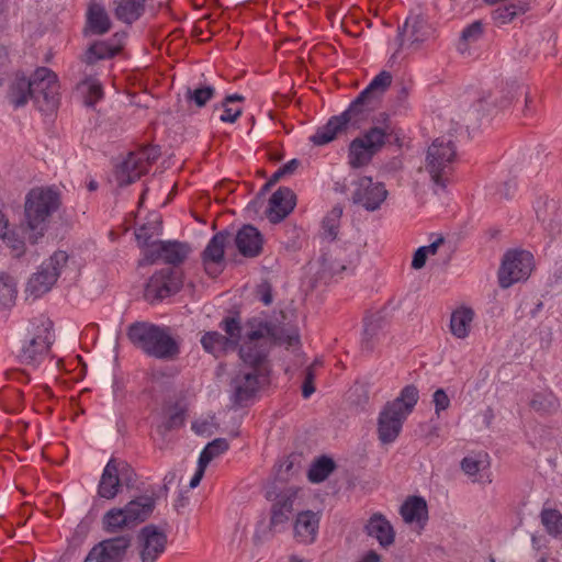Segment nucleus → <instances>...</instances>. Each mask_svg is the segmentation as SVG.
I'll return each instance as SVG.
<instances>
[{
    "mask_svg": "<svg viewBox=\"0 0 562 562\" xmlns=\"http://www.w3.org/2000/svg\"><path fill=\"white\" fill-rule=\"evenodd\" d=\"M391 83L392 75L381 71L341 114L331 116L308 140H401L404 134L391 116L375 111Z\"/></svg>",
    "mask_w": 562,
    "mask_h": 562,
    "instance_id": "1",
    "label": "nucleus"
},
{
    "mask_svg": "<svg viewBox=\"0 0 562 562\" xmlns=\"http://www.w3.org/2000/svg\"><path fill=\"white\" fill-rule=\"evenodd\" d=\"M247 340L240 346L239 357L245 368L232 379V400L243 405L255 396L261 379L267 378L269 366L267 357L271 345L286 348L296 347L300 335L294 327L274 326L267 322H252L246 329Z\"/></svg>",
    "mask_w": 562,
    "mask_h": 562,
    "instance_id": "2",
    "label": "nucleus"
},
{
    "mask_svg": "<svg viewBox=\"0 0 562 562\" xmlns=\"http://www.w3.org/2000/svg\"><path fill=\"white\" fill-rule=\"evenodd\" d=\"M127 337L135 347L156 359L170 360L180 352L179 342L165 326L137 322L128 326Z\"/></svg>",
    "mask_w": 562,
    "mask_h": 562,
    "instance_id": "3",
    "label": "nucleus"
},
{
    "mask_svg": "<svg viewBox=\"0 0 562 562\" xmlns=\"http://www.w3.org/2000/svg\"><path fill=\"white\" fill-rule=\"evenodd\" d=\"M60 206L59 193L50 187L33 188L25 196L24 221L30 231V240L43 237L50 217Z\"/></svg>",
    "mask_w": 562,
    "mask_h": 562,
    "instance_id": "4",
    "label": "nucleus"
},
{
    "mask_svg": "<svg viewBox=\"0 0 562 562\" xmlns=\"http://www.w3.org/2000/svg\"><path fill=\"white\" fill-rule=\"evenodd\" d=\"M418 398L416 386L406 385L396 398L383 406L378 418V438L382 443L389 445L397 439Z\"/></svg>",
    "mask_w": 562,
    "mask_h": 562,
    "instance_id": "5",
    "label": "nucleus"
},
{
    "mask_svg": "<svg viewBox=\"0 0 562 562\" xmlns=\"http://www.w3.org/2000/svg\"><path fill=\"white\" fill-rule=\"evenodd\" d=\"M252 322H263L260 318L254 317L248 319L244 325L239 323L235 317H227L223 319L221 326L225 331L226 336L217 331L205 333L201 338V344L205 351L213 353L218 357L221 353L228 350H235L237 346H241L246 342V329Z\"/></svg>",
    "mask_w": 562,
    "mask_h": 562,
    "instance_id": "6",
    "label": "nucleus"
},
{
    "mask_svg": "<svg viewBox=\"0 0 562 562\" xmlns=\"http://www.w3.org/2000/svg\"><path fill=\"white\" fill-rule=\"evenodd\" d=\"M457 157L453 143H430L426 151L425 170L430 177L434 191L445 190L448 175Z\"/></svg>",
    "mask_w": 562,
    "mask_h": 562,
    "instance_id": "7",
    "label": "nucleus"
},
{
    "mask_svg": "<svg viewBox=\"0 0 562 562\" xmlns=\"http://www.w3.org/2000/svg\"><path fill=\"white\" fill-rule=\"evenodd\" d=\"M53 339L52 323L48 319L42 322L23 340L19 352L20 362L37 368L48 357Z\"/></svg>",
    "mask_w": 562,
    "mask_h": 562,
    "instance_id": "8",
    "label": "nucleus"
},
{
    "mask_svg": "<svg viewBox=\"0 0 562 562\" xmlns=\"http://www.w3.org/2000/svg\"><path fill=\"white\" fill-rule=\"evenodd\" d=\"M533 256L527 250H508L502 260L498 269V283L503 289L513 284L526 281L533 270Z\"/></svg>",
    "mask_w": 562,
    "mask_h": 562,
    "instance_id": "9",
    "label": "nucleus"
},
{
    "mask_svg": "<svg viewBox=\"0 0 562 562\" xmlns=\"http://www.w3.org/2000/svg\"><path fill=\"white\" fill-rule=\"evenodd\" d=\"M32 99L43 113H52L59 105V82L57 75L49 68L40 67L33 74Z\"/></svg>",
    "mask_w": 562,
    "mask_h": 562,
    "instance_id": "10",
    "label": "nucleus"
},
{
    "mask_svg": "<svg viewBox=\"0 0 562 562\" xmlns=\"http://www.w3.org/2000/svg\"><path fill=\"white\" fill-rule=\"evenodd\" d=\"M67 261L68 255L66 251H55L47 260L42 262L37 272L30 278L26 293L35 299L47 293L56 283Z\"/></svg>",
    "mask_w": 562,
    "mask_h": 562,
    "instance_id": "11",
    "label": "nucleus"
},
{
    "mask_svg": "<svg viewBox=\"0 0 562 562\" xmlns=\"http://www.w3.org/2000/svg\"><path fill=\"white\" fill-rule=\"evenodd\" d=\"M134 481L135 473L127 463L110 459L102 471L98 495L104 499H113L119 494L122 483L132 485Z\"/></svg>",
    "mask_w": 562,
    "mask_h": 562,
    "instance_id": "12",
    "label": "nucleus"
},
{
    "mask_svg": "<svg viewBox=\"0 0 562 562\" xmlns=\"http://www.w3.org/2000/svg\"><path fill=\"white\" fill-rule=\"evenodd\" d=\"M351 201L367 211L373 212L381 207L387 198V190L382 182L371 177H359L351 182Z\"/></svg>",
    "mask_w": 562,
    "mask_h": 562,
    "instance_id": "13",
    "label": "nucleus"
},
{
    "mask_svg": "<svg viewBox=\"0 0 562 562\" xmlns=\"http://www.w3.org/2000/svg\"><path fill=\"white\" fill-rule=\"evenodd\" d=\"M130 546V536L103 540L89 551L83 562H121Z\"/></svg>",
    "mask_w": 562,
    "mask_h": 562,
    "instance_id": "14",
    "label": "nucleus"
},
{
    "mask_svg": "<svg viewBox=\"0 0 562 562\" xmlns=\"http://www.w3.org/2000/svg\"><path fill=\"white\" fill-rule=\"evenodd\" d=\"M190 247L179 241H154L145 251V260L149 263L162 259L170 265H179L188 257Z\"/></svg>",
    "mask_w": 562,
    "mask_h": 562,
    "instance_id": "15",
    "label": "nucleus"
},
{
    "mask_svg": "<svg viewBox=\"0 0 562 562\" xmlns=\"http://www.w3.org/2000/svg\"><path fill=\"white\" fill-rule=\"evenodd\" d=\"M167 536L156 526L149 525L139 533V555L142 562H155L165 551Z\"/></svg>",
    "mask_w": 562,
    "mask_h": 562,
    "instance_id": "16",
    "label": "nucleus"
},
{
    "mask_svg": "<svg viewBox=\"0 0 562 562\" xmlns=\"http://www.w3.org/2000/svg\"><path fill=\"white\" fill-rule=\"evenodd\" d=\"M33 76L27 78L24 72L16 71L8 78L5 99L15 109L24 106L32 98Z\"/></svg>",
    "mask_w": 562,
    "mask_h": 562,
    "instance_id": "17",
    "label": "nucleus"
},
{
    "mask_svg": "<svg viewBox=\"0 0 562 562\" xmlns=\"http://www.w3.org/2000/svg\"><path fill=\"white\" fill-rule=\"evenodd\" d=\"M403 521L420 532L428 521V506L422 496L407 497L400 508Z\"/></svg>",
    "mask_w": 562,
    "mask_h": 562,
    "instance_id": "18",
    "label": "nucleus"
},
{
    "mask_svg": "<svg viewBox=\"0 0 562 562\" xmlns=\"http://www.w3.org/2000/svg\"><path fill=\"white\" fill-rule=\"evenodd\" d=\"M228 234L217 233L207 243L203 251V263L207 274L216 277L223 269L224 251Z\"/></svg>",
    "mask_w": 562,
    "mask_h": 562,
    "instance_id": "19",
    "label": "nucleus"
},
{
    "mask_svg": "<svg viewBox=\"0 0 562 562\" xmlns=\"http://www.w3.org/2000/svg\"><path fill=\"white\" fill-rule=\"evenodd\" d=\"M181 285V279L173 270L162 269L149 279L147 293L157 299H165L177 293Z\"/></svg>",
    "mask_w": 562,
    "mask_h": 562,
    "instance_id": "20",
    "label": "nucleus"
},
{
    "mask_svg": "<svg viewBox=\"0 0 562 562\" xmlns=\"http://www.w3.org/2000/svg\"><path fill=\"white\" fill-rule=\"evenodd\" d=\"M296 196L290 188H279L269 200L267 217L271 223L284 220L294 209Z\"/></svg>",
    "mask_w": 562,
    "mask_h": 562,
    "instance_id": "21",
    "label": "nucleus"
},
{
    "mask_svg": "<svg viewBox=\"0 0 562 562\" xmlns=\"http://www.w3.org/2000/svg\"><path fill=\"white\" fill-rule=\"evenodd\" d=\"M319 514L312 510L299 513L294 522V536L299 542L311 544L318 533Z\"/></svg>",
    "mask_w": 562,
    "mask_h": 562,
    "instance_id": "22",
    "label": "nucleus"
},
{
    "mask_svg": "<svg viewBox=\"0 0 562 562\" xmlns=\"http://www.w3.org/2000/svg\"><path fill=\"white\" fill-rule=\"evenodd\" d=\"M144 160L138 159L135 151H131L116 166L114 177L119 186H127L136 181L143 173Z\"/></svg>",
    "mask_w": 562,
    "mask_h": 562,
    "instance_id": "23",
    "label": "nucleus"
},
{
    "mask_svg": "<svg viewBox=\"0 0 562 562\" xmlns=\"http://www.w3.org/2000/svg\"><path fill=\"white\" fill-rule=\"evenodd\" d=\"M235 243L243 256L256 257L261 252L263 239L256 227L245 225L238 231Z\"/></svg>",
    "mask_w": 562,
    "mask_h": 562,
    "instance_id": "24",
    "label": "nucleus"
},
{
    "mask_svg": "<svg viewBox=\"0 0 562 562\" xmlns=\"http://www.w3.org/2000/svg\"><path fill=\"white\" fill-rule=\"evenodd\" d=\"M123 35L115 34L110 42L99 41L93 43L85 55V61L89 65L100 59H106L115 56L123 48Z\"/></svg>",
    "mask_w": 562,
    "mask_h": 562,
    "instance_id": "25",
    "label": "nucleus"
},
{
    "mask_svg": "<svg viewBox=\"0 0 562 562\" xmlns=\"http://www.w3.org/2000/svg\"><path fill=\"white\" fill-rule=\"evenodd\" d=\"M184 409L178 404L165 407L155 416L158 432L165 435L172 429L180 428L184 424Z\"/></svg>",
    "mask_w": 562,
    "mask_h": 562,
    "instance_id": "26",
    "label": "nucleus"
},
{
    "mask_svg": "<svg viewBox=\"0 0 562 562\" xmlns=\"http://www.w3.org/2000/svg\"><path fill=\"white\" fill-rule=\"evenodd\" d=\"M368 535L375 538L382 547L394 542L395 533L390 521L381 514H374L367 524Z\"/></svg>",
    "mask_w": 562,
    "mask_h": 562,
    "instance_id": "27",
    "label": "nucleus"
},
{
    "mask_svg": "<svg viewBox=\"0 0 562 562\" xmlns=\"http://www.w3.org/2000/svg\"><path fill=\"white\" fill-rule=\"evenodd\" d=\"M245 97L238 93L229 94L220 104L214 106V114L221 122L234 123L243 113L241 102Z\"/></svg>",
    "mask_w": 562,
    "mask_h": 562,
    "instance_id": "28",
    "label": "nucleus"
},
{
    "mask_svg": "<svg viewBox=\"0 0 562 562\" xmlns=\"http://www.w3.org/2000/svg\"><path fill=\"white\" fill-rule=\"evenodd\" d=\"M383 143H350L348 164L351 168H361L368 165L373 155Z\"/></svg>",
    "mask_w": 562,
    "mask_h": 562,
    "instance_id": "29",
    "label": "nucleus"
},
{
    "mask_svg": "<svg viewBox=\"0 0 562 562\" xmlns=\"http://www.w3.org/2000/svg\"><path fill=\"white\" fill-rule=\"evenodd\" d=\"M431 33V27L420 15L407 18L402 27V35L413 44L426 41Z\"/></svg>",
    "mask_w": 562,
    "mask_h": 562,
    "instance_id": "30",
    "label": "nucleus"
},
{
    "mask_svg": "<svg viewBox=\"0 0 562 562\" xmlns=\"http://www.w3.org/2000/svg\"><path fill=\"white\" fill-rule=\"evenodd\" d=\"M155 502L149 496H139L128 502L124 508L132 526L143 522L153 513Z\"/></svg>",
    "mask_w": 562,
    "mask_h": 562,
    "instance_id": "31",
    "label": "nucleus"
},
{
    "mask_svg": "<svg viewBox=\"0 0 562 562\" xmlns=\"http://www.w3.org/2000/svg\"><path fill=\"white\" fill-rule=\"evenodd\" d=\"M474 312L470 307L461 306L454 310L450 317V331L459 339H464L469 336Z\"/></svg>",
    "mask_w": 562,
    "mask_h": 562,
    "instance_id": "32",
    "label": "nucleus"
},
{
    "mask_svg": "<svg viewBox=\"0 0 562 562\" xmlns=\"http://www.w3.org/2000/svg\"><path fill=\"white\" fill-rule=\"evenodd\" d=\"M296 490L290 488L284 495H280L272 507L271 525L277 527L286 522L293 512V503Z\"/></svg>",
    "mask_w": 562,
    "mask_h": 562,
    "instance_id": "33",
    "label": "nucleus"
},
{
    "mask_svg": "<svg viewBox=\"0 0 562 562\" xmlns=\"http://www.w3.org/2000/svg\"><path fill=\"white\" fill-rule=\"evenodd\" d=\"M87 23L91 33L98 35H102L111 29V21L104 7L97 2H91L89 5Z\"/></svg>",
    "mask_w": 562,
    "mask_h": 562,
    "instance_id": "34",
    "label": "nucleus"
},
{
    "mask_svg": "<svg viewBox=\"0 0 562 562\" xmlns=\"http://www.w3.org/2000/svg\"><path fill=\"white\" fill-rule=\"evenodd\" d=\"M77 91L87 106H93L103 98V88L100 80L91 75L86 76L77 83Z\"/></svg>",
    "mask_w": 562,
    "mask_h": 562,
    "instance_id": "35",
    "label": "nucleus"
},
{
    "mask_svg": "<svg viewBox=\"0 0 562 562\" xmlns=\"http://www.w3.org/2000/svg\"><path fill=\"white\" fill-rule=\"evenodd\" d=\"M479 111L477 106H473L465 112L462 122L458 123L459 126L456 128V137L476 138L482 136L481 126L477 124Z\"/></svg>",
    "mask_w": 562,
    "mask_h": 562,
    "instance_id": "36",
    "label": "nucleus"
},
{
    "mask_svg": "<svg viewBox=\"0 0 562 562\" xmlns=\"http://www.w3.org/2000/svg\"><path fill=\"white\" fill-rule=\"evenodd\" d=\"M146 0H119L115 8V16L124 23L131 24L144 12Z\"/></svg>",
    "mask_w": 562,
    "mask_h": 562,
    "instance_id": "37",
    "label": "nucleus"
},
{
    "mask_svg": "<svg viewBox=\"0 0 562 562\" xmlns=\"http://www.w3.org/2000/svg\"><path fill=\"white\" fill-rule=\"evenodd\" d=\"M528 10V3L524 0H518L509 4H505L495 9L492 13V18L496 24L505 25L510 23L517 16L526 13Z\"/></svg>",
    "mask_w": 562,
    "mask_h": 562,
    "instance_id": "38",
    "label": "nucleus"
},
{
    "mask_svg": "<svg viewBox=\"0 0 562 562\" xmlns=\"http://www.w3.org/2000/svg\"><path fill=\"white\" fill-rule=\"evenodd\" d=\"M540 521L546 532L554 538H562V513L559 509L543 507L540 512Z\"/></svg>",
    "mask_w": 562,
    "mask_h": 562,
    "instance_id": "39",
    "label": "nucleus"
},
{
    "mask_svg": "<svg viewBox=\"0 0 562 562\" xmlns=\"http://www.w3.org/2000/svg\"><path fill=\"white\" fill-rule=\"evenodd\" d=\"M490 467V458L485 452H479L475 454L468 456L461 461L462 471L473 481H476V475Z\"/></svg>",
    "mask_w": 562,
    "mask_h": 562,
    "instance_id": "40",
    "label": "nucleus"
},
{
    "mask_svg": "<svg viewBox=\"0 0 562 562\" xmlns=\"http://www.w3.org/2000/svg\"><path fill=\"white\" fill-rule=\"evenodd\" d=\"M102 524L108 532H117L125 527L132 526L124 507L108 510L103 516Z\"/></svg>",
    "mask_w": 562,
    "mask_h": 562,
    "instance_id": "41",
    "label": "nucleus"
},
{
    "mask_svg": "<svg viewBox=\"0 0 562 562\" xmlns=\"http://www.w3.org/2000/svg\"><path fill=\"white\" fill-rule=\"evenodd\" d=\"M334 469L335 463L330 458L321 457L312 463L307 477L312 483H321L329 476Z\"/></svg>",
    "mask_w": 562,
    "mask_h": 562,
    "instance_id": "42",
    "label": "nucleus"
},
{
    "mask_svg": "<svg viewBox=\"0 0 562 562\" xmlns=\"http://www.w3.org/2000/svg\"><path fill=\"white\" fill-rule=\"evenodd\" d=\"M342 216V207L335 205L323 220V235L330 240H334L339 232L340 220Z\"/></svg>",
    "mask_w": 562,
    "mask_h": 562,
    "instance_id": "43",
    "label": "nucleus"
},
{
    "mask_svg": "<svg viewBox=\"0 0 562 562\" xmlns=\"http://www.w3.org/2000/svg\"><path fill=\"white\" fill-rule=\"evenodd\" d=\"M229 445L226 439L217 438L207 443L204 449L201 451L198 462L204 467H207L209 463L216 457L221 456L225 451H227Z\"/></svg>",
    "mask_w": 562,
    "mask_h": 562,
    "instance_id": "44",
    "label": "nucleus"
},
{
    "mask_svg": "<svg viewBox=\"0 0 562 562\" xmlns=\"http://www.w3.org/2000/svg\"><path fill=\"white\" fill-rule=\"evenodd\" d=\"M18 290L15 280L4 273L0 272V304L2 306H10L16 299Z\"/></svg>",
    "mask_w": 562,
    "mask_h": 562,
    "instance_id": "45",
    "label": "nucleus"
},
{
    "mask_svg": "<svg viewBox=\"0 0 562 562\" xmlns=\"http://www.w3.org/2000/svg\"><path fill=\"white\" fill-rule=\"evenodd\" d=\"M215 95V88L210 85H201L194 89H188L186 98L198 108H203Z\"/></svg>",
    "mask_w": 562,
    "mask_h": 562,
    "instance_id": "46",
    "label": "nucleus"
},
{
    "mask_svg": "<svg viewBox=\"0 0 562 562\" xmlns=\"http://www.w3.org/2000/svg\"><path fill=\"white\" fill-rule=\"evenodd\" d=\"M138 159L144 160V170L147 171L149 165L155 161L159 155L160 149L158 145H155L153 143H148L147 145L143 146L138 150L135 151Z\"/></svg>",
    "mask_w": 562,
    "mask_h": 562,
    "instance_id": "47",
    "label": "nucleus"
},
{
    "mask_svg": "<svg viewBox=\"0 0 562 562\" xmlns=\"http://www.w3.org/2000/svg\"><path fill=\"white\" fill-rule=\"evenodd\" d=\"M5 245L11 249L14 257H20L25 251V244L14 232H9L2 235L1 238Z\"/></svg>",
    "mask_w": 562,
    "mask_h": 562,
    "instance_id": "48",
    "label": "nucleus"
},
{
    "mask_svg": "<svg viewBox=\"0 0 562 562\" xmlns=\"http://www.w3.org/2000/svg\"><path fill=\"white\" fill-rule=\"evenodd\" d=\"M300 166V160L297 159H291L290 161H288L286 164H284L283 166H281L271 177L270 181L268 182V184H272V183H276L278 182L281 178L283 177H286V176H291L295 172V170L299 168Z\"/></svg>",
    "mask_w": 562,
    "mask_h": 562,
    "instance_id": "49",
    "label": "nucleus"
},
{
    "mask_svg": "<svg viewBox=\"0 0 562 562\" xmlns=\"http://www.w3.org/2000/svg\"><path fill=\"white\" fill-rule=\"evenodd\" d=\"M482 34L483 25L480 21H475L462 31L461 40L467 43L476 42Z\"/></svg>",
    "mask_w": 562,
    "mask_h": 562,
    "instance_id": "50",
    "label": "nucleus"
},
{
    "mask_svg": "<svg viewBox=\"0 0 562 562\" xmlns=\"http://www.w3.org/2000/svg\"><path fill=\"white\" fill-rule=\"evenodd\" d=\"M432 403L435 405V413L440 416V413L448 409L450 406V398L443 389H438L432 395Z\"/></svg>",
    "mask_w": 562,
    "mask_h": 562,
    "instance_id": "51",
    "label": "nucleus"
},
{
    "mask_svg": "<svg viewBox=\"0 0 562 562\" xmlns=\"http://www.w3.org/2000/svg\"><path fill=\"white\" fill-rule=\"evenodd\" d=\"M518 90H521V87L516 85H512L506 90H503V94L496 105L499 109L508 108L512 104L513 100L518 95Z\"/></svg>",
    "mask_w": 562,
    "mask_h": 562,
    "instance_id": "52",
    "label": "nucleus"
},
{
    "mask_svg": "<svg viewBox=\"0 0 562 562\" xmlns=\"http://www.w3.org/2000/svg\"><path fill=\"white\" fill-rule=\"evenodd\" d=\"M314 366H316V363L312 364L306 370L305 380H304V383L302 386V395L304 398H308L315 392V387L313 385V380H314L313 368H314Z\"/></svg>",
    "mask_w": 562,
    "mask_h": 562,
    "instance_id": "53",
    "label": "nucleus"
},
{
    "mask_svg": "<svg viewBox=\"0 0 562 562\" xmlns=\"http://www.w3.org/2000/svg\"><path fill=\"white\" fill-rule=\"evenodd\" d=\"M150 231H151V227H148V226L144 225V226L138 227L136 229V232H135V236H136V239H137L138 244L140 246H147V249L150 246L148 244V241H149V239L151 238V236L154 234Z\"/></svg>",
    "mask_w": 562,
    "mask_h": 562,
    "instance_id": "54",
    "label": "nucleus"
},
{
    "mask_svg": "<svg viewBox=\"0 0 562 562\" xmlns=\"http://www.w3.org/2000/svg\"><path fill=\"white\" fill-rule=\"evenodd\" d=\"M427 258L428 256L426 255L424 248L419 247L413 256L412 267L416 270L422 269L425 266Z\"/></svg>",
    "mask_w": 562,
    "mask_h": 562,
    "instance_id": "55",
    "label": "nucleus"
},
{
    "mask_svg": "<svg viewBox=\"0 0 562 562\" xmlns=\"http://www.w3.org/2000/svg\"><path fill=\"white\" fill-rule=\"evenodd\" d=\"M205 469H206V467H204V465H202L201 463L198 462L196 470H195V472H194V474L191 477L190 483H189V486L191 488H195L200 484V482H201V480H202V477L204 475Z\"/></svg>",
    "mask_w": 562,
    "mask_h": 562,
    "instance_id": "56",
    "label": "nucleus"
},
{
    "mask_svg": "<svg viewBox=\"0 0 562 562\" xmlns=\"http://www.w3.org/2000/svg\"><path fill=\"white\" fill-rule=\"evenodd\" d=\"M443 243V238L442 237H437L432 243H430L429 245L427 246H422V248H424L426 255L429 257V256H434L437 254L438 251V248L439 246Z\"/></svg>",
    "mask_w": 562,
    "mask_h": 562,
    "instance_id": "57",
    "label": "nucleus"
},
{
    "mask_svg": "<svg viewBox=\"0 0 562 562\" xmlns=\"http://www.w3.org/2000/svg\"><path fill=\"white\" fill-rule=\"evenodd\" d=\"M381 557L375 551L370 550L366 552L358 562H380Z\"/></svg>",
    "mask_w": 562,
    "mask_h": 562,
    "instance_id": "58",
    "label": "nucleus"
},
{
    "mask_svg": "<svg viewBox=\"0 0 562 562\" xmlns=\"http://www.w3.org/2000/svg\"><path fill=\"white\" fill-rule=\"evenodd\" d=\"M9 231V222L5 217L4 213L0 211V238H2V235L8 234Z\"/></svg>",
    "mask_w": 562,
    "mask_h": 562,
    "instance_id": "59",
    "label": "nucleus"
},
{
    "mask_svg": "<svg viewBox=\"0 0 562 562\" xmlns=\"http://www.w3.org/2000/svg\"><path fill=\"white\" fill-rule=\"evenodd\" d=\"M524 113H525L526 116L533 113L532 99L528 95V93L525 94V110H524Z\"/></svg>",
    "mask_w": 562,
    "mask_h": 562,
    "instance_id": "60",
    "label": "nucleus"
},
{
    "mask_svg": "<svg viewBox=\"0 0 562 562\" xmlns=\"http://www.w3.org/2000/svg\"><path fill=\"white\" fill-rule=\"evenodd\" d=\"M346 186L339 181H336L334 183V191L337 192V193H346Z\"/></svg>",
    "mask_w": 562,
    "mask_h": 562,
    "instance_id": "61",
    "label": "nucleus"
},
{
    "mask_svg": "<svg viewBox=\"0 0 562 562\" xmlns=\"http://www.w3.org/2000/svg\"><path fill=\"white\" fill-rule=\"evenodd\" d=\"M261 301L266 304V305H269L271 302H272V296L270 293H266L262 295L261 297Z\"/></svg>",
    "mask_w": 562,
    "mask_h": 562,
    "instance_id": "62",
    "label": "nucleus"
},
{
    "mask_svg": "<svg viewBox=\"0 0 562 562\" xmlns=\"http://www.w3.org/2000/svg\"><path fill=\"white\" fill-rule=\"evenodd\" d=\"M88 189L89 191H95L98 189V182L95 180H91L88 183Z\"/></svg>",
    "mask_w": 562,
    "mask_h": 562,
    "instance_id": "63",
    "label": "nucleus"
},
{
    "mask_svg": "<svg viewBox=\"0 0 562 562\" xmlns=\"http://www.w3.org/2000/svg\"><path fill=\"white\" fill-rule=\"evenodd\" d=\"M289 562H304V560L297 558L296 555H291Z\"/></svg>",
    "mask_w": 562,
    "mask_h": 562,
    "instance_id": "64",
    "label": "nucleus"
}]
</instances>
